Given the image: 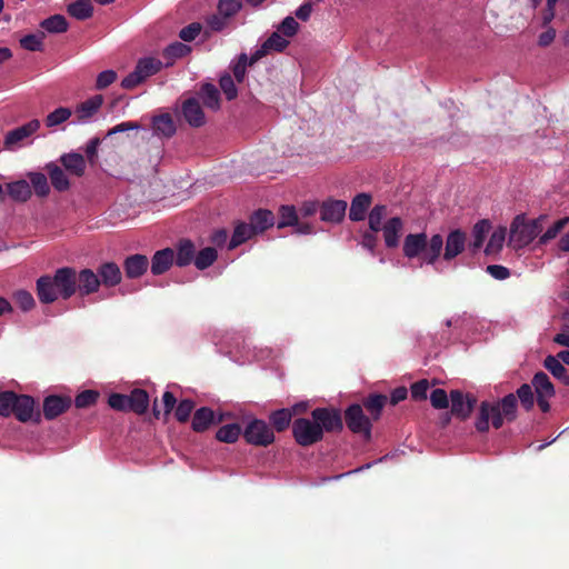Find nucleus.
<instances>
[{
	"mask_svg": "<svg viewBox=\"0 0 569 569\" xmlns=\"http://www.w3.org/2000/svg\"><path fill=\"white\" fill-rule=\"evenodd\" d=\"M250 224L261 233L273 226V214L271 211H258L250 218Z\"/></svg>",
	"mask_w": 569,
	"mask_h": 569,
	"instance_id": "nucleus-40",
	"label": "nucleus"
},
{
	"mask_svg": "<svg viewBox=\"0 0 569 569\" xmlns=\"http://www.w3.org/2000/svg\"><path fill=\"white\" fill-rule=\"evenodd\" d=\"M46 170L49 174L51 186L58 191H64L69 188V180L62 169L54 162H50L46 166Z\"/></svg>",
	"mask_w": 569,
	"mask_h": 569,
	"instance_id": "nucleus-29",
	"label": "nucleus"
},
{
	"mask_svg": "<svg viewBox=\"0 0 569 569\" xmlns=\"http://www.w3.org/2000/svg\"><path fill=\"white\" fill-rule=\"evenodd\" d=\"M387 398L382 395L370 396L366 401V408L377 419L380 415V410L385 407Z\"/></svg>",
	"mask_w": 569,
	"mask_h": 569,
	"instance_id": "nucleus-51",
	"label": "nucleus"
},
{
	"mask_svg": "<svg viewBox=\"0 0 569 569\" xmlns=\"http://www.w3.org/2000/svg\"><path fill=\"white\" fill-rule=\"evenodd\" d=\"M241 6V0H220L219 11L223 17L236 14Z\"/></svg>",
	"mask_w": 569,
	"mask_h": 569,
	"instance_id": "nucleus-58",
	"label": "nucleus"
},
{
	"mask_svg": "<svg viewBox=\"0 0 569 569\" xmlns=\"http://www.w3.org/2000/svg\"><path fill=\"white\" fill-rule=\"evenodd\" d=\"M129 405L131 410L137 415H142L148 408V395L144 390L136 389L128 395Z\"/></svg>",
	"mask_w": 569,
	"mask_h": 569,
	"instance_id": "nucleus-36",
	"label": "nucleus"
},
{
	"mask_svg": "<svg viewBox=\"0 0 569 569\" xmlns=\"http://www.w3.org/2000/svg\"><path fill=\"white\" fill-rule=\"evenodd\" d=\"M223 418L222 415L216 416L210 408L202 407L194 412L192 428L198 432L206 431L211 423H221Z\"/></svg>",
	"mask_w": 569,
	"mask_h": 569,
	"instance_id": "nucleus-16",
	"label": "nucleus"
},
{
	"mask_svg": "<svg viewBox=\"0 0 569 569\" xmlns=\"http://www.w3.org/2000/svg\"><path fill=\"white\" fill-rule=\"evenodd\" d=\"M117 73L114 70H106L99 73L97 78V88L99 90L106 89L114 83Z\"/></svg>",
	"mask_w": 569,
	"mask_h": 569,
	"instance_id": "nucleus-59",
	"label": "nucleus"
},
{
	"mask_svg": "<svg viewBox=\"0 0 569 569\" xmlns=\"http://www.w3.org/2000/svg\"><path fill=\"white\" fill-rule=\"evenodd\" d=\"M173 262L172 249H161L154 253L151 262V272L153 274H161L169 270Z\"/></svg>",
	"mask_w": 569,
	"mask_h": 569,
	"instance_id": "nucleus-25",
	"label": "nucleus"
},
{
	"mask_svg": "<svg viewBox=\"0 0 569 569\" xmlns=\"http://www.w3.org/2000/svg\"><path fill=\"white\" fill-rule=\"evenodd\" d=\"M182 114L189 126L200 128L204 124L206 118L201 104L197 98H188L182 104Z\"/></svg>",
	"mask_w": 569,
	"mask_h": 569,
	"instance_id": "nucleus-14",
	"label": "nucleus"
},
{
	"mask_svg": "<svg viewBox=\"0 0 569 569\" xmlns=\"http://www.w3.org/2000/svg\"><path fill=\"white\" fill-rule=\"evenodd\" d=\"M518 399L522 402L523 407L529 409L533 406V393L531 386L523 385L517 391Z\"/></svg>",
	"mask_w": 569,
	"mask_h": 569,
	"instance_id": "nucleus-61",
	"label": "nucleus"
},
{
	"mask_svg": "<svg viewBox=\"0 0 569 569\" xmlns=\"http://www.w3.org/2000/svg\"><path fill=\"white\" fill-rule=\"evenodd\" d=\"M313 421L300 418L292 423V435L299 446H311L323 438L325 431H336L342 428L341 416L336 410L317 408L311 412Z\"/></svg>",
	"mask_w": 569,
	"mask_h": 569,
	"instance_id": "nucleus-1",
	"label": "nucleus"
},
{
	"mask_svg": "<svg viewBox=\"0 0 569 569\" xmlns=\"http://www.w3.org/2000/svg\"><path fill=\"white\" fill-rule=\"evenodd\" d=\"M147 268L148 260L142 254L129 256L124 261V271L129 279L139 278L146 272Z\"/></svg>",
	"mask_w": 569,
	"mask_h": 569,
	"instance_id": "nucleus-22",
	"label": "nucleus"
},
{
	"mask_svg": "<svg viewBox=\"0 0 569 569\" xmlns=\"http://www.w3.org/2000/svg\"><path fill=\"white\" fill-rule=\"evenodd\" d=\"M545 220V216L529 220L525 214H518L510 224L509 241L516 249L528 246L542 232Z\"/></svg>",
	"mask_w": 569,
	"mask_h": 569,
	"instance_id": "nucleus-5",
	"label": "nucleus"
},
{
	"mask_svg": "<svg viewBox=\"0 0 569 569\" xmlns=\"http://www.w3.org/2000/svg\"><path fill=\"white\" fill-rule=\"evenodd\" d=\"M288 46L289 38L274 31L270 38L266 39L263 44H261V47L257 49L254 53H252V57H250V62H256L271 52H282Z\"/></svg>",
	"mask_w": 569,
	"mask_h": 569,
	"instance_id": "nucleus-10",
	"label": "nucleus"
},
{
	"mask_svg": "<svg viewBox=\"0 0 569 569\" xmlns=\"http://www.w3.org/2000/svg\"><path fill=\"white\" fill-rule=\"evenodd\" d=\"M69 403L70 401L62 397L49 396L44 400V407H42V409H44V417L48 420L57 418L66 411V409L69 407Z\"/></svg>",
	"mask_w": 569,
	"mask_h": 569,
	"instance_id": "nucleus-23",
	"label": "nucleus"
},
{
	"mask_svg": "<svg viewBox=\"0 0 569 569\" xmlns=\"http://www.w3.org/2000/svg\"><path fill=\"white\" fill-rule=\"evenodd\" d=\"M241 432L240 426L236 422H231L216 431V439L224 443H233L239 439Z\"/></svg>",
	"mask_w": 569,
	"mask_h": 569,
	"instance_id": "nucleus-33",
	"label": "nucleus"
},
{
	"mask_svg": "<svg viewBox=\"0 0 569 569\" xmlns=\"http://www.w3.org/2000/svg\"><path fill=\"white\" fill-rule=\"evenodd\" d=\"M292 418V412L289 408H282L276 410L271 416L270 420L274 429L282 431L289 427Z\"/></svg>",
	"mask_w": 569,
	"mask_h": 569,
	"instance_id": "nucleus-44",
	"label": "nucleus"
},
{
	"mask_svg": "<svg viewBox=\"0 0 569 569\" xmlns=\"http://www.w3.org/2000/svg\"><path fill=\"white\" fill-rule=\"evenodd\" d=\"M379 231H382L383 233V240L387 248H397L403 231V221L399 217H393L386 221L383 227H380Z\"/></svg>",
	"mask_w": 569,
	"mask_h": 569,
	"instance_id": "nucleus-13",
	"label": "nucleus"
},
{
	"mask_svg": "<svg viewBox=\"0 0 569 569\" xmlns=\"http://www.w3.org/2000/svg\"><path fill=\"white\" fill-rule=\"evenodd\" d=\"M299 30V22L295 20L292 16H288L282 20L280 26L278 27V30L276 32H279L283 34L284 37L292 38L297 34Z\"/></svg>",
	"mask_w": 569,
	"mask_h": 569,
	"instance_id": "nucleus-50",
	"label": "nucleus"
},
{
	"mask_svg": "<svg viewBox=\"0 0 569 569\" xmlns=\"http://www.w3.org/2000/svg\"><path fill=\"white\" fill-rule=\"evenodd\" d=\"M40 129V120L33 119L19 128L7 131L3 138L6 151L16 152L31 143L30 138Z\"/></svg>",
	"mask_w": 569,
	"mask_h": 569,
	"instance_id": "nucleus-6",
	"label": "nucleus"
},
{
	"mask_svg": "<svg viewBox=\"0 0 569 569\" xmlns=\"http://www.w3.org/2000/svg\"><path fill=\"white\" fill-rule=\"evenodd\" d=\"M431 406L437 409H443L448 407V396L443 389H436L430 393Z\"/></svg>",
	"mask_w": 569,
	"mask_h": 569,
	"instance_id": "nucleus-60",
	"label": "nucleus"
},
{
	"mask_svg": "<svg viewBox=\"0 0 569 569\" xmlns=\"http://www.w3.org/2000/svg\"><path fill=\"white\" fill-rule=\"evenodd\" d=\"M194 408V403L191 400H183L179 402L176 409V417L179 422H186L189 416L192 413Z\"/></svg>",
	"mask_w": 569,
	"mask_h": 569,
	"instance_id": "nucleus-57",
	"label": "nucleus"
},
{
	"mask_svg": "<svg viewBox=\"0 0 569 569\" xmlns=\"http://www.w3.org/2000/svg\"><path fill=\"white\" fill-rule=\"evenodd\" d=\"M371 203V198L367 193H360L352 199L350 207V219L353 221H359L366 218V212Z\"/></svg>",
	"mask_w": 569,
	"mask_h": 569,
	"instance_id": "nucleus-27",
	"label": "nucleus"
},
{
	"mask_svg": "<svg viewBox=\"0 0 569 569\" xmlns=\"http://www.w3.org/2000/svg\"><path fill=\"white\" fill-rule=\"evenodd\" d=\"M201 32V24L193 22L179 32V38H181L184 41H192L194 38L198 37V34Z\"/></svg>",
	"mask_w": 569,
	"mask_h": 569,
	"instance_id": "nucleus-63",
	"label": "nucleus"
},
{
	"mask_svg": "<svg viewBox=\"0 0 569 569\" xmlns=\"http://www.w3.org/2000/svg\"><path fill=\"white\" fill-rule=\"evenodd\" d=\"M98 396L99 393L96 391L86 390L76 397L74 405L78 408H89L97 401Z\"/></svg>",
	"mask_w": 569,
	"mask_h": 569,
	"instance_id": "nucleus-53",
	"label": "nucleus"
},
{
	"mask_svg": "<svg viewBox=\"0 0 569 569\" xmlns=\"http://www.w3.org/2000/svg\"><path fill=\"white\" fill-rule=\"evenodd\" d=\"M37 292L41 303H52L59 297L67 300L76 292V271L64 267L54 276L40 277L37 281Z\"/></svg>",
	"mask_w": 569,
	"mask_h": 569,
	"instance_id": "nucleus-3",
	"label": "nucleus"
},
{
	"mask_svg": "<svg viewBox=\"0 0 569 569\" xmlns=\"http://www.w3.org/2000/svg\"><path fill=\"white\" fill-rule=\"evenodd\" d=\"M452 413L461 419L470 417L475 399L470 396H465L459 391L451 392Z\"/></svg>",
	"mask_w": 569,
	"mask_h": 569,
	"instance_id": "nucleus-18",
	"label": "nucleus"
},
{
	"mask_svg": "<svg viewBox=\"0 0 569 569\" xmlns=\"http://www.w3.org/2000/svg\"><path fill=\"white\" fill-rule=\"evenodd\" d=\"M194 259V247L190 241H182L178 247L177 256H174V260L177 266H188Z\"/></svg>",
	"mask_w": 569,
	"mask_h": 569,
	"instance_id": "nucleus-39",
	"label": "nucleus"
},
{
	"mask_svg": "<svg viewBox=\"0 0 569 569\" xmlns=\"http://www.w3.org/2000/svg\"><path fill=\"white\" fill-rule=\"evenodd\" d=\"M242 437L252 446H268L274 440L271 427L266 421L258 419L248 422L246 429L242 430Z\"/></svg>",
	"mask_w": 569,
	"mask_h": 569,
	"instance_id": "nucleus-8",
	"label": "nucleus"
},
{
	"mask_svg": "<svg viewBox=\"0 0 569 569\" xmlns=\"http://www.w3.org/2000/svg\"><path fill=\"white\" fill-rule=\"evenodd\" d=\"M517 399L513 393H509L501 401L491 403L483 401L480 407V415L475 422L476 430L488 431L490 423L499 429L503 422H510L516 418Z\"/></svg>",
	"mask_w": 569,
	"mask_h": 569,
	"instance_id": "nucleus-4",
	"label": "nucleus"
},
{
	"mask_svg": "<svg viewBox=\"0 0 569 569\" xmlns=\"http://www.w3.org/2000/svg\"><path fill=\"white\" fill-rule=\"evenodd\" d=\"M71 116V109L67 107H58L56 110L47 114L44 122L47 128L53 129L59 124L68 121Z\"/></svg>",
	"mask_w": 569,
	"mask_h": 569,
	"instance_id": "nucleus-34",
	"label": "nucleus"
},
{
	"mask_svg": "<svg viewBox=\"0 0 569 569\" xmlns=\"http://www.w3.org/2000/svg\"><path fill=\"white\" fill-rule=\"evenodd\" d=\"M100 286V279L92 270L83 269L78 273L76 272V290H79L80 295L96 293L99 291Z\"/></svg>",
	"mask_w": 569,
	"mask_h": 569,
	"instance_id": "nucleus-12",
	"label": "nucleus"
},
{
	"mask_svg": "<svg viewBox=\"0 0 569 569\" xmlns=\"http://www.w3.org/2000/svg\"><path fill=\"white\" fill-rule=\"evenodd\" d=\"M252 63L253 62H250V60L248 61V57L246 53H241L239 56L237 63H234L232 67L233 77H236L239 83L242 82L243 78L246 77V70L248 64Z\"/></svg>",
	"mask_w": 569,
	"mask_h": 569,
	"instance_id": "nucleus-52",
	"label": "nucleus"
},
{
	"mask_svg": "<svg viewBox=\"0 0 569 569\" xmlns=\"http://www.w3.org/2000/svg\"><path fill=\"white\" fill-rule=\"evenodd\" d=\"M189 51L190 48L188 46H186L184 43L176 42L169 44L163 54H166L169 59H177L187 56Z\"/></svg>",
	"mask_w": 569,
	"mask_h": 569,
	"instance_id": "nucleus-55",
	"label": "nucleus"
},
{
	"mask_svg": "<svg viewBox=\"0 0 569 569\" xmlns=\"http://www.w3.org/2000/svg\"><path fill=\"white\" fill-rule=\"evenodd\" d=\"M31 188L36 191L38 197H46L49 194V184L47 176L39 172H30L28 173Z\"/></svg>",
	"mask_w": 569,
	"mask_h": 569,
	"instance_id": "nucleus-43",
	"label": "nucleus"
},
{
	"mask_svg": "<svg viewBox=\"0 0 569 569\" xmlns=\"http://www.w3.org/2000/svg\"><path fill=\"white\" fill-rule=\"evenodd\" d=\"M110 408L117 410H130L129 399L127 395L113 393L109 397Z\"/></svg>",
	"mask_w": 569,
	"mask_h": 569,
	"instance_id": "nucleus-62",
	"label": "nucleus"
},
{
	"mask_svg": "<svg viewBox=\"0 0 569 569\" xmlns=\"http://www.w3.org/2000/svg\"><path fill=\"white\" fill-rule=\"evenodd\" d=\"M40 27L50 33H62L68 29V22L64 16H50L40 22Z\"/></svg>",
	"mask_w": 569,
	"mask_h": 569,
	"instance_id": "nucleus-38",
	"label": "nucleus"
},
{
	"mask_svg": "<svg viewBox=\"0 0 569 569\" xmlns=\"http://www.w3.org/2000/svg\"><path fill=\"white\" fill-rule=\"evenodd\" d=\"M216 258V249L204 248L194 256V266L200 270H203L211 267Z\"/></svg>",
	"mask_w": 569,
	"mask_h": 569,
	"instance_id": "nucleus-45",
	"label": "nucleus"
},
{
	"mask_svg": "<svg viewBox=\"0 0 569 569\" xmlns=\"http://www.w3.org/2000/svg\"><path fill=\"white\" fill-rule=\"evenodd\" d=\"M428 389H429L428 381L421 380L411 386V396L415 400L427 399Z\"/></svg>",
	"mask_w": 569,
	"mask_h": 569,
	"instance_id": "nucleus-64",
	"label": "nucleus"
},
{
	"mask_svg": "<svg viewBox=\"0 0 569 569\" xmlns=\"http://www.w3.org/2000/svg\"><path fill=\"white\" fill-rule=\"evenodd\" d=\"M259 233L256 231V228L252 227L250 223H240L236 227V230H233L231 240L229 242V249L232 250L236 247H238L240 243L244 242L252 236Z\"/></svg>",
	"mask_w": 569,
	"mask_h": 569,
	"instance_id": "nucleus-30",
	"label": "nucleus"
},
{
	"mask_svg": "<svg viewBox=\"0 0 569 569\" xmlns=\"http://www.w3.org/2000/svg\"><path fill=\"white\" fill-rule=\"evenodd\" d=\"M568 222H569V218H560L559 220L553 222L552 226L549 227L547 229V231L541 234L539 242L541 244H543V243L551 241L553 238H556L560 233V231L563 228H566Z\"/></svg>",
	"mask_w": 569,
	"mask_h": 569,
	"instance_id": "nucleus-48",
	"label": "nucleus"
},
{
	"mask_svg": "<svg viewBox=\"0 0 569 569\" xmlns=\"http://www.w3.org/2000/svg\"><path fill=\"white\" fill-rule=\"evenodd\" d=\"M543 367L546 370L551 372L552 377L560 380L566 386H569V375L567 373L566 367L555 356L549 355L543 360Z\"/></svg>",
	"mask_w": 569,
	"mask_h": 569,
	"instance_id": "nucleus-28",
	"label": "nucleus"
},
{
	"mask_svg": "<svg viewBox=\"0 0 569 569\" xmlns=\"http://www.w3.org/2000/svg\"><path fill=\"white\" fill-rule=\"evenodd\" d=\"M387 217V207L378 204L371 209L368 216L369 228L373 232H378L380 228H383V220Z\"/></svg>",
	"mask_w": 569,
	"mask_h": 569,
	"instance_id": "nucleus-42",
	"label": "nucleus"
},
{
	"mask_svg": "<svg viewBox=\"0 0 569 569\" xmlns=\"http://www.w3.org/2000/svg\"><path fill=\"white\" fill-rule=\"evenodd\" d=\"M443 250V237L440 233H407L402 242L403 257L419 261L420 266H432L439 272V258Z\"/></svg>",
	"mask_w": 569,
	"mask_h": 569,
	"instance_id": "nucleus-2",
	"label": "nucleus"
},
{
	"mask_svg": "<svg viewBox=\"0 0 569 569\" xmlns=\"http://www.w3.org/2000/svg\"><path fill=\"white\" fill-rule=\"evenodd\" d=\"M161 68L162 62L160 59L152 57L142 58L137 61L134 70L124 77L122 80V87L127 90H131L148 78L158 73Z\"/></svg>",
	"mask_w": 569,
	"mask_h": 569,
	"instance_id": "nucleus-7",
	"label": "nucleus"
},
{
	"mask_svg": "<svg viewBox=\"0 0 569 569\" xmlns=\"http://www.w3.org/2000/svg\"><path fill=\"white\" fill-rule=\"evenodd\" d=\"M7 192L14 201L26 202L30 199L32 190L29 182L16 180L7 183Z\"/></svg>",
	"mask_w": 569,
	"mask_h": 569,
	"instance_id": "nucleus-26",
	"label": "nucleus"
},
{
	"mask_svg": "<svg viewBox=\"0 0 569 569\" xmlns=\"http://www.w3.org/2000/svg\"><path fill=\"white\" fill-rule=\"evenodd\" d=\"M34 409V401L28 395H20L18 400L14 402L13 412L16 418L22 423H27L32 420Z\"/></svg>",
	"mask_w": 569,
	"mask_h": 569,
	"instance_id": "nucleus-19",
	"label": "nucleus"
},
{
	"mask_svg": "<svg viewBox=\"0 0 569 569\" xmlns=\"http://www.w3.org/2000/svg\"><path fill=\"white\" fill-rule=\"evenodd\" d=\"M298 216L291 206H282L280 209V221L278 228H287L297 224Z\"/></svg>",
	"mask_w": 569,
	"mask_h": 569,
	"instance_id": "nucleus-49",
	"label": "nucleus"
},
{
	"mask_svg": "<svg viewBox=\"0 0 569 569\" xmlns=\"http://www.w3.org/2000/svg\"><path fill=\"white\" fill-rule=\"evenodd\" d=\"M60 163L64 166L66 170L71 174L81 177L84 173L86 162L80 153L69 152L60 157Z\"/></svg>",
	"mask_w": 569,
	"mask_h": 569,
	"instance_id": "nucleus-24",
	"label": "nucleus"
},
{
	"mask_svg": "<svg viewBox=\"0 0 569 569\" xmlns=\"http://www.w3.org/2000/svg\"><path fill=\"white\" fill-rule=\"evenodd\" d=\"M13 298L16 303L19 305L22 310H31L34 305L32 295L24 290L16 292Z\"/></svg>",
	"mask_w": 569,
	"mask_h": 569,
	"instance_id": "nucleus-56",
	"label": "nucleus"
},
{
	"mask_svg": "<svg viewBox=\"0 0 569 569\" xmlns=\"http://www.w3.org/2000/svg\"><path fill=\"white\" fill-rule=\"evenodd\" d=\"M346 423L351 431L365 435L367 439L370 437V422L367 416L363 415L359 405H353L346 410Z\"/></svg>",
	"mask_w": 569,
	"mask_h": 569,
	"instance_id": "nucleus-9",
	"label": "nucleus"
},
{
	"mask_svg": "<svg viewBox=\"0 0 569 569\" xmlns=\"http://www.w3.org/2000/svg\"><path fill=\"white\" fill-rule=\"evenodd\" d=\"M200 97L206 107L211 110H218L220 108V96L219 91L212 83H204L201 87Z\"/></svg>",
	"mask_w": 569,
	"mask_h": 569,
	"instance_id": "nucleus-32",
	"label": "nucleus"
},
{
	"mask_svg": "<svg viewBox=\"0 0 569 569\" xmlns=\"http://www.w3.org/2000/svg\"><path fill=\"white\" fill-rule=\"evenodd\" d=\"M347 203L342 200L327 201L320 207V219L328 222H340L343 219Z\"/></svg>",
	"mask_w": 569,
	"mask_h": 569,
	"instance_id": "nucleus-17",
	"label": "nucleus"
},
{
	"mask_svg": "<svg viewBox=\"0 0 569 569\" xmlns=\"http://www.w3.org/2000/svg\"><path fill=\"white\" fill-rule=\"evenodd\" d=\"M98 277L102 286L113 288L121 280V272L117 263L108 262L99 267Z\"/></svg>",
	"mask_w": 569,
	"mask_h": 569,
	"instance_id": "nucleus-21",
	"label": "nucleus"
},
{
	"mask_svg": "<svg viewBox=\"0 0 569 569\" xmlns=\"http://www.w3.org/2000/svg\"><path fill=\"white\" fill-rule=\"evenodd\" d=\"M153 134L160 138H170L176 134L177 127L170 113L156 114L152 118Z\"/></svg>",
	"mask_w": 569,
	"mask_h": 569,
	"instance_id": "nucleus-15",
	"label": "nucleus"
},
{
	"mask_svg": "<svg viewBox=\"0 0 569 569\" xmlns=\"http://www.w3.org/2000/svg\"><path fill=\"white\" fill-rule=\"evenodd\" d=\"M532 386L538 396H553L555 393L550 378L542 371L533 376Z\"/></svg>",
	"mask_w": 569,
	"mask_h": 569,
	"instance_id": "nucleus-35",
	"label": "nucleus"
},
{
	"mask_svg": "<svg viewBox=\"0 0 569 569\" xmlns=\"http://www.w3.org/2000/svg\"><path fill=\"white\" fill-rule=\"evenodd\" d=\"M67 11L77 20H84L92 16V4L90 0H76L67 7Z\"/></svg>",
	"mask_w": 569,
	"mask_h": 569,
	"instance_id": "nucleus-31",
	"label": "nucleus"
},
{
	"mask_svg": "<svg viewBox=\"0 0 569 569\" xmlns=\"http://www.w3.org/2000/svg\"><path fill=\"white\" fill-rule=\"evenodd\" d=\"M103 98L98 94L92 98L84 100L82 103L77 104L74 113L77 116V120L84 122L90 120V118L97 113L102 106Z\"/></svg>",
	"mask_w": 569,
	"mask_h": 569,
	"instance_id": "nucleus-20",
	"label": "nucleus"
},
{
	"mask_svg": "<svg viewBox=\"0 0 569 569\" xmlns=\"http://www.w3.org/2000/svg\"><path fill=\"white\" fill-rule=\"evenodd\" d=\"M46 36L42 32L24 36L20 39V44L28 51H40L42 49V41Z\"/></svg>",
	"mask_w": 569,
	"mask_h": 569,
	"instance_id": "nucleus-47",
	"label": "nucleus"
},
{
	"mask_svg": "<svg viewBox=\"0 0 569 569\" xmlns=\"http://www.w3.org/2000/svg\"><path fill=\"white\" fill-rule=\"evenodd\" d=\"M19 395L11 391H0V417H9L13 412V407Z\"/></svg>",
	"mask_w": 569,
	"mask_h": 569,
	"instance_id": "nucleus-46",
	"label": "nucleus"
},
{
	"mask_svg": "<svg viewBox=\"0 0 569 569\" xmlns=\"http://www.w3.org/2000/svg\"><path fill=\"white\" fill-rule=\"evenodd\" d=\"M506 233L507 231L505 227H499L498 229L493 230V232L490 234L487 248H485V253L495 254L500 251L502 243L506 241Z\"/></svg>",
	"mask_w": 569,
	"mask_h": 569,
	"instance_id": "nucleus-41",
	"label": "nucleus"
},
{
	"mask_svg": "<svg viewBox=\"0 0 569 569\" xmlns=\"http://www.w3.org/2000/svg\"><path fill=\"white\" fill-rule=\"evenodd\" d=\"M466 247V233L461 230H453L448 233L446 241H443V260L446 262L452 261L461 254Z\"/></svg>",
	"mask_w": 569,
	"mask_h": 569,
	"instance_id": "nucleus-11",
	"label": "nucleus"
},
{
	"mask_svg": "<svg viewBox=\"0 0 569 569\" xmlns=\"http://www.w3.org/2000/svg\"><path fill=\"white\" fill-rule=\"evenodd\" d=\"M220 88L224 96H227V99L231 100L237 98L238 91L237 87L234 86V82L230 74L221 76L220 78Z\"/></svg>",
	"mask_w": 569,
	"mask_h": 569,
	"instance_id": "nucleus-54",
	"label": "nucleus"
},
{
	"mask_svg": "<svg viewBox=\"0 0 569 569\" xmlns=\"http://www.w3.org/2000/svg\"><path fill=\"white\" fill-rule=\"evenodd\" d=\"M490 222L486 219L477 222L472 229V249L479 250L485 241V238L490 232Z\"/></svg>",
	"mask_w": 569,
	"mask_h": 569,
	"instance_id": "nucleus-37",
	"label": "nucleus"
}]
</instances>
